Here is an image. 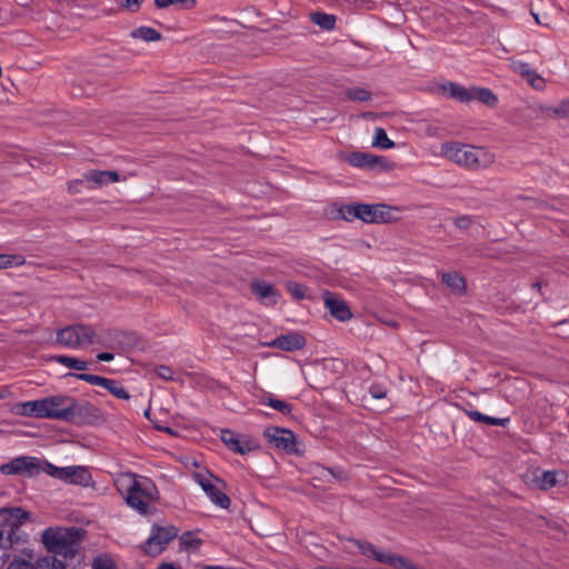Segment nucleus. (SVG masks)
<instances>
[{
    "instance_id": "nucleus-1",
    "label": "nucleus",
    "mask_w": 569,
    "mask_h": 569,
    "mask_svg": "<svg viewBox=\"0 0 569 569\" xmlns=\"http://www.w3.org/2000/svg\"><path fill=\"white\" fill-rule=\"evenodd\" d=\"M116 485L127 503L141 515L148 513L150 505L157 499V487L147 477L124 472L118 476Z\"/></svg>"
},
{
    "instance_id": "nucleus-2",
    "label": "nucleus",
    "mask_w": 569,
    "mask_h": 569,
    "mask_svg": "<svg viewBox=\"0 0 569 569\" xmlns=\"http://www.w3.org/2000/svg\"><path fill=\"white\" fill-rule=\"evenodd\" d=\"M84 530L77 527L53 526L41 533V542L48 552L68 559H74L81 550Z\"/></svg>"
},
{
    "instance_id": "nucleus-3",
    "label": "nucleus",
    "mask_w": 569,
    "mask_h": 569,
    "mask_svg": "<svg viewBox=\"0 0 569 569\" xmlns=\"http://www.w3.org/2000/svg\"><path fill=\"white\" fill-rule=\"evenodd\" d=\"M441 154L446 159L471 170H482L495 162V154L486 148L460 142L442 143Z\"/></svg>"
},
{
    "instance_id": "nucleus-4",
    "label": "nucleus",
    "mask_w": 569,
    "mask_h": 569,
    "mask_svg": "<svg viewBox=\"0 0 569 569\" xmlns=\"http://www.w3.org/2000/svg\"><path fill=\"white\" fill-rule=\"evenodd\" d=\"M43 419H56L67 422H78L80 416L91 407L80 405L74 398L56 395L42 399Z\"/></svg>"
},
{
    "instance_id": "nucleus-5",
    "label": "nucleus",
    "mask_w": 569,
    "mask_h": 569,
    "mask_svg": "<svg viewBox=\"0 0 569 569\" xmlns=\"http://www.w3.org/2000/svg\"><path fill=\"white\" fill-rule=\"evenodd\" d=\"M57 342L69 349H84L97 342V332L81 323L67 326L57 332Z\"/></svg>"
},
{
    "instance_id": "nucleus-6",
    "label": "nucleus",
    "mask_w": 569,
    "mask_h": 569,
    "mask_svg": "<svg viewBox=\"0 0 569 569\" xmlns=\"http://www.w3.org/2000/svg\"><path fill=\"white\" fill-rule=\"evenodd\" d=\"M42 470L66 483L88 487L92 482V476L84 466L56 467L50 462H46Z\"/></svg>"
},
{
    "instance_id": "nucleus-7",
    "label": "nucleus",
    "mask_w": 569,
    "mask_h": 569,
    "mask_svg": "<svg viewBox=\"0 0 569 569\" xmlns=\"http://www.w3.org/2000/svg\"><path fill=\"white\" fill-rule=\"evenodd\" d=\"M196 482L202 488L212 503L216 506L228 509L231 501L229 497L218 486L221 481L208 471H200L193 475Z\"/></svg>"
},
{
    "instance_id": "nucleus-8",
    "label": "nucleus",
    "mask_w": 569,
    "mask_h": 569,
    "mask_svg": "<svg viewBox=\"0 0 569 569\" xmlns=\"http://www.w3.org/2000/svg\"><path fill=\"white\" fill-rule=\"evenodd\" d=\"M177 535L178 530L173 526H153L150 536L143 545V551L148 556H158Z\"/></svg>"
},
{
    "instance_id": "nucleus-9",
    "label": "nucleus",
    "mask_w": 569,
    "mask_h": 569,
    "mask_svg": "<svg viewBox=\"0 0 569 569\" xmlns=\"http://www.w3.org/2000/svg\"><path fill=\"white\" fill-rule=\"evenodd\" d=\"M385 209H392L383 203L367 204L361 202L342 203L335 201L329 204L327 213H383Z\"/></svg>"
},
{
    "instance_id": "nucleus-10",
    "label": "nucleus",
    "mask_w": 569,
    "mask_h": 569,
    "mask_svg": "<svg viewBox=\"0 0 569 569\" xmlns=\"http://www.w3.org/2000/svg\"><path fill=\"white\" fill-rule=\"evenodd\" d=\"M322 300L325 308L336 320L346 322L352 318L348 303L339 295L326 290L322 292Z\"/></svg>"
},
{
    "instance_id": "nucleus-11",
    "label": "nucleus",
    "mask_w": 569,
    "mask_h": 569,
    "mask_svg": "<svg viewBox=\"0 0 569 569\" xmlns=\"http://www.w3.org/2000/svg\"><path fill=\"white\" fill-rule=\"evenodd\" d=\"M221 440L230 450L239 455L249 453L258 448V443L254 439L231 430H222Z\"/></svg>"
},
{
    "instance_id": "nucleus-12",
    "label": "nucleus",
    "mask_w": 569,
    "mask_h": 569,
    "mask_svg": "<svg viewBox=\"0 0 569 569\" xmlns=\"http://www.w3.org/2000/svg\"><path fill=\"white\" fill-rule=\"evenodd\" d=\"M114 170H88L84 172V182L89 184V189L97 190L106 188L112 183L124 181Z\"/></svg>"
},
{
    "instance_id": "nucleus-13",
    "label": "nucleus",
    "mask_w": 569,
    "mask_h": 569,
    "mask_svg": "<svg viewBox=\"0 0 569 569\" xmlns=\"http://www.w3.org/2000/svg\"><path fill=\"white\" fill-rule=\"evenodd\" d=\"M264 436L273 447L287 452H296V437L292 431L272 427L264 431Z\"/></svg>"
},
{
    "instance_id": "nucleus-14",
    "label": "nucleus",
    "mask_w": 569,
    "mask_h": 569,
    "mask_svg": "<svg viewBox=\"0 0 569 569\" xmlns=\"http://www.w3.org/2000/svg\"><path fill=\"white\" fill-rule=\"evenodd\" d=\"M40 460L34 457H18L0 467L3 475H18L27 472L30 476L39 471Z\"/></svg>"
},
{
    "instance_id": "nucleus-15",
    "label": "nucleus",
    "mask_w": 569,
    "mask_h": 569,
    "mask_svg": "<svg viewBox=\"0 0 569 569\" xmlns=\"http://www.w3.org/2000/svg\"><path fill=\"white\" fill-rule=\"evenodd\" d=\"M28 517L29 513L21 508L0 509V527L7 531L8 537H11Z\"/></svg>"
},
{
    "instance_id": "nucleus-16",
    "label": "nucleus",
    "mask_w": 569,
    "mask_h": 569,
    "mask_svg": "<svg viewBox=\"0 0 569 569\" xmlns=\"http://www.w3.org/2000/svg\"><path fill=\"white\" fill-rule=\"evenodd\" d=\"M267 346L278 348L283 351H297L306 346V339L302 335L292 332L274 338L268 342Z\"/></svg>"
},
{
    "instance_id": "nucleus-17",
    "label": "nucleus",
    "mask_w": 569,
    "mask_h": 569,
    "mask_svg": "<svg viewBox=\"0 0 569 569\" xmlns=\"http://www.w3.org/2000/svg\"><path fill=\"white\" fill-rule=\"evenodd\" d=\"M346 161L356 168H375L386 162L383 157L355 151L347 156Z\"/></svg>"
},
{
    "instance_id": "nucleus-18",
    "label": "nucleus",
    "mask_w": 569,
    "mask_h": 569,
    "mask_svg": "<svg viewBox=\"0 0 569 569\" xmlns=\"http://www.w3.org/2000/svg\"><path fill=\"white\" fill-rule=\"evenodd\" d=\"M439 92L448 98L458 100L459 102L467 103L472 101L471 88H465L458 83L448 81L439 86Z\"/></svg>"
},
{
    "instance_id": "nucleus-19",
    "label": "nucleus",
    "mask_w": 569,
    "mask_h": 569,
    "mask_svg": "<svg viewBox=\"0 0 569 569\" xmlns=\"http://www.w3.org/2000/svg\"><path fill=\"white\" fill-rule=\"evenodd\" d=\"M14 411L21 416L43 419L42 399L18 403Z\"/></svg>"
},
{
    "instance_id": "nucleus-20",
    "label": "nucleus",
    "mask_w": 569,
    "mask_h": 569,
    "mask_svg": "<svg viewBox=\"0 0 569 569\" xmlns=\"http://www.w3.org/2000/svg\"><path fill=\"white\" fill-rule=\"evenodd\" d=\"M252 292L258 299L266 303L274 305L277 302V293L273 287L267 282H254L252 283Z\"/></svg>"
},
{
    "instance_id": "nucleus-21",
    "label": "nucleus",
    "mask_w": 569,
    "mask_h": 569,
    "mask_svg": "<svg viewBox=\"0 0 569 569\" xmlns=\"http://www.w3.org/2000/svg\"><path fill=\"white\" fill-rule=\"evenodd\" d=\"M466 413L472 421L482 422L489 426L506 427L510 421L509 418H495L483 415L477 410H468Z\"/></svg>"
},
{
    "instance_id": "nucleus-22",
    "label": "nucleus",
    "mask_w": 569,
    "mask_h": 569,
    "mask_svg": "<svg viewBox=\"0 0 569 569\" xmlns=\"http://www.w3.org/2000/svg\"><path fill=\"white\" fill-rule=\"evenodd\" d=\"M471 97L489 107H495L498 102L497 96L487 88L471 87Z\"/></svg>"
},
{
    "instance_id": "nucleus-23",
    "label": "nucleus",
    "mask_w": 569,
    "mask_h": 569,
    "mask_svg": "<svg viewBox=\"0 0 569 569\" xmlns=\"http://www.w3.org/2000/svg\"><path fill=\"white\" fill-rule=\"evenodd\" d=\"M558 472L557 471H543L540 475L536 476L533 479L535 485L542 490H548L555 487L558 483Z\"/></svg>"
},
{
    "instance_id": "nucleus-24",
    "label": "nucleus",
    "mask_w": 569,
    "mask_h": 569,
    "mask_svg": "<svg viewBox=\"0 0 569 569\" xmlns=\"http://www.w3.org/2000/svg\"><path fill=\"white\" fill-rule=\"evenodd\" d=\"M442 281L455 292L461 293L465 290V280L457 272H443Z\"/></svg>"
},
{
    "instance_id": "nucleus-25",
    "label": "nucleus",
    "mask_w": 569,
    "mask_h": 569,
    "mask_svg": "<svg viewBox=\"0 0 569 569\" xmlns=\"http://www.w3.org/2000/svg\"><path fill=\"white\" fill-rule=\"evenodd\" d=\"M53 360L69 369H74L78 371H84L89 367L87 361L69 356H56L53 357Z\"/></svg>"
},
{
    "instance_id": "nucleus-26",
    "label": "nucleus",
    "mask_w": 569,
    "mask_h": 569,
    "mask_svg": "<svg viewBox=\"0 0 569 569\" xmlns=\"http://www.w3.org/2000/svg\"><path fill=\"white\" fill-rule=\"evenodd\" d=\"M528 202H529V206L526 209H529V210H538V211H550V210L562 211V210H565V208L561 207V202L558 200L539 201V200L531 199Z\"/></svg>"
},
{
    "instance_id": "nucleus-27",
    "label": "nucleus",
    "mask_w": 569,
    "mask_h": 569,
    "mask_svg": "<svg viewBox=\"0 0 569 569\" xmlns=\"http://www.w3.org/2000/svg\"><path fill=\"white\" fill-rule=\"evenodd\" d=\"M346 221L352 222L353 219H360L363 223H392L395 219L392 216H341Z\"/></svg>"
},
{
    "instance_id": "nucleus-28",
    "label": "nucleus",
    "mask_w": 569,
    "mask_h": 569,
    "mask_svg": "<svg viewBox=\"0 0 569 569\" xmlns=\"http://www.w3.org/2000/svg\"><path fill=\"white\" fill-rule=\"evenodd\" d=\"M131 37L136 39H142L148 42H153L161 39V33L150 27H140L131 32Z\"/></svg>"
},
{
    "instance_id": "nucleus-29",
    "label": "nucleus",
    "mask_w": 569,
    "mask_h": 569,
    "mask_svg": "<svg viewBox=\"0 0 569 569\" xmlns=\"http://www.w3.org/2000/svg\"><path fill=\"white\" fill-rule=\"evenodd\" d=\"M372 146L375 148L388 150L395 147V142L388 138L386 130L379 127L375 129Z\"/></svg>"
},
{
    "instance_id": "nucleus-30",
    "label": "nucleus",
    "mask_w": 569,
    "mask_h": 569,
    "mask_svg": "<svg viewBox=\"0 0 569 569\" xmlns=\"http://www.w3.org/2000/svg\"><path fill=\"white\" fill-rule=\"evenodd\" d=\"M311 21L325 30H331L336 24L335 16L325 12L311 13Z\"/></svg>"
},
{
    "instance_id": "nucleus-31",
    "label": "nucleus",
    "mask_w": 569,
    "mask_h": 569,
    "mask_svg": "<svg viewBox=\"0 0 569 569\" xmlns=\"http://www.w3.org/2000/svg\"><path fill=\"white\" fill-rule=\"evenodd\" d=\"M101 387L107 389L111 395H113L118 399L128 400L130 398L128 391L113 379H108V383H103Z\"/></svg>"
},
{
    "instance_id": "nucleus-32",
    "label": "nucleus",
    "mask_w": 569,
    "mask_h": 569,
    "mask_svg": "<svg viewBox=\"0 0 569 569\" xmlns=\"http://www.w3.org/2000/svg\"><path fill=\"white\" fill-rule=\"evenodd\" d=\"M33 569H66V566L62 561L58 560L53 556H47L40 558Z\"/></svg>"
},
{
    "instance_id": "nucleus-33",
    "label": "nucleus",
    "mask_w": 569,
    "mask_h": 569,
    "mask_svg": "<svg viewBox=\"0 0 569 569\" xmlns=\"http://www.w3.org/2000/svg\"><path fill=\"white\" fill-rule=\"evenodd\" d=\"M509 67L513 72L518 73L525 80H527L535 72L529 63L516 59L510 60Z\"/></svg>"
},
{
    "instance_id": "nucleus-34",
    "label": "nucleus",
    "mask_w": 569,
    "mask_h": 569,
    "mask_svg": "<svg viewBox=\"0 0 569 569\" xmlns=\"http://www.w3.org/2000/svg\"><path fill=\"white\" fill-rule=\"evenodd\" d=\"M24 262V258L20 254H0V269L19 267Z\"/></svg>"
},
{
    "instance_id": "nucleus-35",
    "label": "nucleus",
    "mask_w": 569,
    "mask_h": 569,
    "mask_svg": "<svg viewBox=\"0 0 569 569\" xmlns=\"http://www.w3.org/2000/svg\"><path fill=\"white\" fill-rule=\"evenodd\" d=\"M286 288L288 292L297 300H302L309 297L307 287L299 282L289 281L286 284Z\"/></svg>"
},
{
    "instance_id": "nucleus-36",
    "label": "nucleus",
    "mask_w": 569,
    "mask_h": 569,
    "mask_svg": "<svg viewBox=\"0 0 569 569\" xmlns=\"http://www.w3.org/2000/svg\"><path fill=\"white\" fill-rule=\"evenodd\" d=\"M347 98L352 101H368L371 99V93L363 88H350L346 91Z\"/></svg>"
},
{
    "instance_id": "nucleus-37",
    "label": "nucleus",
    "mask_w": 569,
    "mask_h": 569,
    "mask_svg": "<svg viewBox=\"0 0 569 569\" xmlns=\"http://www.w3.org/2000/svg\"><path fill=\"white\" fill-rule=\"evenodd\" d=\"M70 376L86 381L92 386H99L101 387L103 383H108V378L96 376V375H89V373H70Z\"/></svg>"
},
{
    "instance_id": "nucleus-38",
    "label": "nucleus",
    "mask_w": 569,
    "mask_h": 569,
    "mask_svg": "<svg viewBox=\"0 0 569 569\" xmlns=\"http://www.w3.org/2000/svg\"><path fill=\"white\" fill-rule=\"evenodd\" d=\"M154 4L159 9H164L171 4H183L186 8L190 9L196 7L197 0H154Z\"/></svg>"
},
{
    "instance_id": "nucleus-39",
    "label": "nucleus",
    "mask_w": 569,
    "mask_h": 569,
    "mask_svg": "<svg viewBox=\"0 0 569 569\" xmlns=\"http://www.w3.org/2000/svg\"><path fill=\"white\" fill-rule=\"evenodd\" d=\"M88 190H90V189H89V184H87L84 182V173L82 174V177L80 179L70 181L68 184V191L71 194L81 193V192H84Z\"/></svg>"
},
{
    "instance_id": "nucleus-40",
    "label": "nucleus",
    "mask_w": 569,
    "mask_h": 569,
    "mask_svg": "<svg viewBox=\"0 0 569 569\" xmlns=\"http://www.w3.org/2000/svg\"><path fill=\"white\" fill-rule=\"evenodd\" d=\"M546 110L550 111L557 118H568L569 117V99H565L559 102V104L555 108H546Z\"/></svg>"
},
{
    "instance_id": "nucleus-41",
    "label": "nucleus",
    "mask_w": 569,
    "mask_h": 569,
    "mask_svg": "<svg viewBox=\"0 0 569 569\" xmlns=\"http://www.w3.org/2000/svg\"><path fill=\"white\" fill-rule=\"evenodd\" d=\"M264 403L283 415L291 412V406L282 400L269 398Z\"/></svg>"
},
{
    "instance_id": "nucleus-42",
    "label": "nucleus",
    "mask_w": 569,
    "mask_h": 569,
    "mask_svg": "<svg viewBox=\"0 0 569 569\" xmlns=\"http://www.w3.org/2000/svg\"><path fill=\"white\" fill-rule=\"evenodd\" d=\"M92 569H117V567L109 557L99 556L93 560Z\"/></svg>"
},
{
    "instance_id": "nucleus-43",
    "label": "nucleus",
    "mask_w": 569,
    "mask_h": 569,
    "mask_svg": "<svg viewBox=\"0 0 569 569\" xmlns=\"http://www.w3.org/2000/svg\"><path fill=\"white\" fill-rule=\"evenodd\" d=\"M526 81L537 91L546 89V80L536 71Z\"/></svg>"
},
{
    "instance_id": "nucleus-44",
    "label": "nucleus",
    "mask_w": 569,
    "mask_h": 569,
    "mask_svg": "<svg viewBox=\"0 0 569 569\" xmlns=\"http://www.w3.org/2000/svg\"><path fill=\"white\" fill-rule=\"evenodd\" d=\"M156 375L163 379V380H172L173 379V371L171 368L167 366H158L154 369Z\"/></svg>"
},
{
    "instance_id": "nucleus-45",
    "label": "nucleus",
    "mask_w": 569,
    "mask_h": 569,
    "mask_svg": "<svg viewBox=\"0 0 569 569\" xmlns=\"http://www.w3.org/2000/svg\"><path fill=\"white\" fill-rule=\"evenodd\" d=\"M141 3H142V0H119V4L122 8L128 9L132 12L138 11L141 7Z\"/></svg>"
},
{
    "instance_id": "nucleus-46",
    "label": "nucleus",
    "mask_w": 569,
    "mask_h": 569,
    "mask_svg": "<svg viewBox=\"0 0 569 569\" xmlns=\"http://www.w3.org/2000/svg\"><path fill=\"white\" fill-rule=\"evenodd\" d=\"M32 566L26 560H13L9 563L7 569H31Z\"/></svg>"
},
{
    "instance_id": "nucleus-47",
    "label": "nucleus",
    "mask_w": 569,
    "mask_h": 569,
    "mask_svg": "<svg viewBox=\"0 0 569 569\" xmlns=\"http://www.w3.org/2000/svg\"><path fill=\"white\" fill-rule=\"evenodd\" d=\"M455 224L460 229H467L470 224V217L459 216L457 219H455Z\"/></svg>"
},
{
    "instance_id": "nucleus-48",
    "label": "nucleus",
    "mask_w": 569,
    "mask_h": 569,
    "mask_svg": "<svg viewBox=\"0 0 569 569\" xmlns=\"http://www.w3.org/2000/svg\"><path fill=\"white\" fill-rule=\"evenodd\" d=\"M11 537L7 536V531L0 528V547L7 548L10 545Z\"/></svg>"
},
{
    "instance_id": "nucleus-49",
    "label": "nucleus",
    "mask_w": 569,
    "mask_h": 569,
    "mask_svg": "<svg viewBox=\"0 0 569 569\" xmlns=\"http://www.w3.org/2000/svg\"><path fill=\"white\" fill-rule=\"evenodd\" d=\"M97 359H98L99 361H106V362H108V361H111V360H113V359H114V355H113V353H111V352H100V353H98V355H97Z\"/></svg>"
},
{
    "instance_id": "nucleus-50",
    "label": "nucleus",
    "mask_w": 569,
    "mask_h": 569,
    "mask_svg": "<svg viewBox=\"0 0 569 569\" xmlns=\"http://www.w3.org/2000/svg\"><path fill=\"white\" fill-rule=\"evenodd\" d=\"M323 471L328 472L335 478H338L339 480L343 479V471L341 469H339L338 471L331 469H323Z\"/></svg>"
},
{
    "instance_id": "nucleus-51",
    "label": "nucleus",
    "mask_w": 569,
    "mask_h": 569,
    "mask_svg": "<svg viewBox=\"0 0 569 569\" xmlns=\"http://www.w3.org/2000/svg\"><path fill=\"white\" fill-rule=\"evenodd\" d=\"M157 569H180V567H177L172 563L163 562L157 567Z\"/></svg>"
},
{
    "instance_id": "nucleus-52",
    "label": "nucleus",
    "mask_w": 569,
    "mask_h": 569,
    "mask_svg": "<svg viewBox=\"0 0 569 569\" xmlns=\"http://www.w3.org/2000/svg\"><path fill=\"white\" fill-rule=\"evenodd\" d=\"M532 16H533V18H535V20H536V22H537L538 24H543V26H546V24L540 20V18L538 17V14L532 13Z\"/></svg>"
},
{
    "instance_id": "nucleus-53",
    "label": "nucleus",
    "mask_w": 569,
    "mask_h": 569,
    "mask_svg": "<svg viewBox=\"0 0 569 569\" xmlns=\"http://www.w3.org/2000/svg\"><path fill=\"white\" fill-rule=\"evenodd\" d=\"M532 288H533V289L539 290V289L541 288L540 282H535V283L532 284Z\"/></svg>"
},
{
    "instance_id": "nucleus-54",
    "label": "nucleus",
    "mask_w": 569,
    "mask_h": 569,
    "mask_svg": "<svg viewBox=\"0 0 569 569\" xmlns=\"http://www.w3.org/2000/svg\"><path fill=\"white\" fill-rule=\"evenodd\" d=\"M375 398H382V395L379 393V391H376V393H372Z\"/></svg>"
},
{
    "instance_id": "nucleus-55",
    "label": "nucleus",
    "mask_w": 569,
    "mask_h": 569,
    "mask_svg": "<svg viewBox=\"0 0 569 569\" xmlns=\"http://www.w3.org/2000/svg\"><path fill=\"white\" fill-rule=\"evenodd\" d=\"M375 398H382V395L379 393V391H376V393H372Z\"/></svg>"
},
{
    "instance_id": "nucleus-56",
    "label": "nucleus",
    "mask_w": 569,
    "mask_h": 569,
    "mask_svg": "<svg viewBox=\"0 0 569 569\" xmlns=\"http://www.w3.org/2000/svg\"><path fill=\"white\" fill-rule=\"evenodd\" d=\"M2 398H3V395L0 393V399H2Z\"/></svg>"
}]
</instances>
